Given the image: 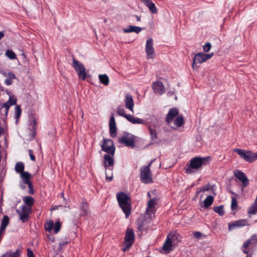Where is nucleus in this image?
<instances>
[{
  "mask_svg": "<svg viewBox=\"0 0 257 257\" xmlns=\"http://www.w3.org/2000/svg\"><path fill=\"white\" fill-rule=\"evenodd\" d=\"M28 257H34L33 251L30 248H27Z\"/></svg>",
  "mask_w": 257,
  "mask_h": 257,
  "instance_id": "09e8293b",
  "label": "nucleus"
},
{
  "mask_svg": "<svg viewBox=\"0 0 257 257\" xmlns=\"http://www.w3.org/2000/svg\"><path fill=\"white\" fill-rule=\"evenodd\" d=\"M146 257H151V256H146Z\"/></svg>",
  "mask_w": 257,
  "mask_h": 257,
  "instance_id": "338daca9",
  "label": "nucleus"
},
{
  "mask_svg": "<svg viewBox=\"0 0 257 257\" xmlns=\"http://www.w3.org/2000/svg\"><path fill=\"white\" fill-rule=\"evenodd\" d=\"M214 198L211 195L208 196L204 200V206L205 208L209 207L213 202Z\"/></svg>",
  "mask_w": 257,
  "mask_h": 257,
  "instance_id": "7c9ffc66",
  "label": "nucleus"
},
{
  "mask_svg": "<svg viewBox=\"0 0 257 257\" xmlns=\"http://www.w3.org/2000/svg\"><path fill=\"white\" fill-rule=\"evenodd\" d=\"M209 190L208 188H205L203 189V191H208Z\"/></svg>",
  "mask_w": 257,
  "mask_h": 257,
  "instance_id": "680f3d73",
  "label": "nucleus"
},
{
  "mask_svg": "<svg viewBox=\"0 0 257 257\" xmlns=\"http://www.w3.org/2000/svg\"><path fill=\"white\" fill-rule=\"evenodd\" d=\"M234 176L241 181L244 187L247 186L249 184V180L245 174L240 170L234 171Z\"/></svg>",
  "mask_w": 257,
  "mask_h": 257,
  "instance_id": "dca6fc26",
  "label": "nucleus"
},
{
  "mask_svg": "<svg viewBox=\"0 0 257 257\" xmlns=\"http://www.w3.org/2000/svg\"><path fill=\"white\" fill-rule=\"evenodd\" d=\"M247 224V221L245 219H240L234 221L231 225L232 226L241 227Z\"/></svg>",
  "mask_w": 257,
  "mask_h": 257,
  "instance_id": "2f4dec72",
  "label": "nucleus"
},
{
  "mask_svg": "<svg viewBox=\"0 0 257 257\" xmlns=\"http://www.w3.org/2000/svg\"><path fill=\"white\" fill-rule=\"evenodd\" d=\"M193 235L196 238H199L202 236V233L199 231H195L194 232Z\"/></svg>",
  "mask_w": 257,
  "mask_h": 257,
  "instance_id": "3c124183",
  "label": "nucleus"
},
{
  "mask_svg": "<svg viewBox=\"0 0 257 257\" xmlns=\"http://www.w3.org/2000/svg\"><path fill=\"white\" fill-rule=\"evenodd\" d=\"M143 228V223H141L138 225V228L140 231H142Z\"/></svg>",
  "mask_w": 257,
  "mask_h": 257,
  "instance_id": "864d4df0",
  "label": "nucleus"
},
{
  "mask_svg": "<svg viewBox=\"0 0 257 257\" xmlns=\"http://www.w3.org/2000/svg\"><path fill=\"white\" fill-rule=\"evenodd\" d=\"M2 74L4 76L7 77L5 80V83L8 86L11 85L13 83V80L16 79L15 73L12 72L9 73L3 72Z\"/></svg>",
  "mask_w": 257,
  "mask_h": 257,
  "instance_id": "412c9836",
  "label": "nucleus"
},
{
  "mask_svg": "<svg viewBox=\"0 0 257 257\" xmlns=\"http://www.w3.org/2000/svg\"><path fill=\"white\" fill-rule=\"evenodd\" d=\"M209 157H195L193 158L190 160V164H187L184 168L185 172L187 174H192L193 173V170H197L201 169L203 165H206Z\"/></svg>",
  "mask_w": 257,
  "mask_h": 257,
  "instance_id": "f03ea898",
  "label": "nucleus"
},
{
  "mask_svg": "<svg viewBox=\"0 0 257 257\" xmlns=\"http://www.w3.org/2000/svg\"><path fill=\"white\" fill-rule=\"evenodd\" d=\"M257 212V206L252 204V205L249 208L248 210V213L249 214H255Z\"/></svg>",
  "mask_w": 257,
  "mask_h": 257,
  "instance_id": "58836bf2",
  "label": "nucleus"
},
{
  "mask_svg": "<svg viewBox=\"0 0 257 257\" xmlns=\"http://www.w3.org/2000/svg\"><path fill=\"white\" fill-rule=\"evenodd\" d=\"M68 242L67 240H66V241H62L59 244V247H62L63 246H65V245H66L68 244Z\"/></svg>",
  "mask_w": 257,
  "mask_h": 257,
  "instance_id": "603ef678",
  "label": "nucleus"
},
{
  "mask_svg": "<svg viewBox=\"0 0 257 257\" xmlns=\"http://www.w3.org/2000/svg\"><path fill=\"white\" fill-rule=\"evenodd\" d=\"M61 224L59 221H57L54 225L53 229L55 233H57L60 230Z\"/></svg>",
  "mask_w": 257,
  "mask_h": 257,
  "instance_id": "ea45409f",
  "label": "nucleus"
},
{
  "mask_svg": "<svg viewBox=\"0 0 257 257\" xmlns=\"http://www.w3.org/2000/svg\"><path fill=\"white\" fill-rule=\"evenodd\" d=\"M4 133V128L3 127L0 126V136Z\"/></svg>",
  "mask_w": 257,
  "mask_h": 257,
  "instance_id": "6e6d98bb",
  "label": "nucleus"
},
{
  "mask_svg": "<svg viewBox=\"0 0 257 257\" xmlns=\"http://www.w3.org/2000/svg\"><path fill=\"white\" fill-rule=\"evenodd\" d=\"M253 204L257 206V196H256V198H255V199Z\"/></svg>",
  "mask_w": 257,
  "mask_h": 257,
  "instance_id": "052dcab7",
  "label": "nucleus"
},
{
  "mask_svg": "<svg viewBox=\"0 0 257 257\" xmlns=\"http://www.w3.org/2000/svg\"><path fill=\"white\" fill-rule=\"evenodd\" d=\"M8 102L11 105H15L17 103V99L16 98H15L14 97L10 96L9 99L8 101Z\"/></svg>",
  "mask_w": 257,
  "mask_h": 257,
  "instance_id": "c03bdc74",
  "label": "nucleus"
},
{
  "mask_svg": "<svg viewBox=\"0 0 257 257\" xmlns=\"http://www.w3.org/2000/svg\"><path fill=\"white\" fill-rule=\"evenodd\" d=\"M5 34L3 32H0V40L4 37Z\"/></svg>",
  "mask_w": 257,
  "mask_h": 257,
  "instance_id": "4d7b16f0",
  "label": "nucleus"
},
{
  "mask_svg": "<svg viewBox=\"0 0 257 257\" xmlns=\"http://www.w3.org/2000/svg\"><path fill=\"white\" fill-rule=\"evenodd\" d=\"M33 122H34V124H36V122H36V120H35V119H34V120H33Z\"/></svg>",
  "mask_w": 257,
  "mask_h": 257,
  "instance_id": "e2e57ef3",
  "label": "nucleus"
},
{
  "mask_svg": "<svg viewBox=\"0 0 257 257\" xmlns=\"http://www.w3.org/2000/svg\"><path fill=\"white\" fill-rule=\"evenodd\" d=\"M150 134L151 136V139L153 143H156V140L158 138L157 133L155 128L150 126L149 128Z\"/></svg>",
  "mask_w": 257,
  "mask_h": 257,
  "instance_id": "c85d7f7f",
  "label": "nucleus"
},
{
  "mask_svg": "<svg viewBox=\"0 0 257 257\" xmlns=\"http://www.w3.org/2000/svg\"><path fill=\"white\" fill-rule=\"evenodd\" d=\"M135 241V233L132 228H127L124 236V245L125 247L123 249V251L129 249Z\"/></svg>",
  "mask_w": 257,
  "mask_h": 257,
  "instance_id": "6e6552de",
  "label": "nucleus"
},
{
  "mask_svg": "<svg viewBox=\"0 0 257 257\" xmlns=\"http://www.w3.org/2000/svg\"><path fill=\"white\" fill-rule=\"evenodd\" d=\"M211 48V45L210 43H206L205 45L203 46V50L205 52H208L210 51Z\"/></svg>",
  "mask_w": 257,
  "mask_h": 257,
  "instance_id": "37998d69",
  "label": "nucleus"
},
{
  "mask_svg": "<svg viewBox=\"0 0 257 257\" xmlns=\"http://www.w3.org/2000/svg\"><path fill=\"white\" fill-rule=\"evenodd\" d=\"M153 161H152L146 166H143L140 170V179L144 184H150L153 182L152 174L150 170Z\"/></svg>",
  "mask_w": 257,
  "mask_h": 257,
  "instance_id": "7ed1b4c3",
  "label": "nucleus"
},
{
  "mask_svg": "<svg viewBox=\"0 0 257 257\" xmlns=\"http://www.w3.org/2000/svg\"><path fill=\"white\" fill-rule=\"evenodd\" d=\"M29 155L30 156V159L33 161H36V157L35 155H34V152L32 150H28Z\"/></svg>",
  "mask_w": 257,
  "mask_h": 257,
  "instance_id": "a18cd8bd",
  "label": "nucleus"
},
{
  "mask_svg": "<svg viewBox=\"0 0 257 257\" xmlns=\"http://www.w3.org/2000/svg\"><path fill=\"white\" fill-rule=\"evenodd\" d=\"M25 179H23V182L25 184L28 185L29 188V193L30 194H34V190L32 183L30 181V179L31 177H25Z\"/></svg>",
  "mask_w": 257,
  "mask_h": 257,
  "instance_id": "bb28decb",
  "label": "nucleus"
},
{
  "mask_svg": "<svg viewBox=\"0 0 257 257\" xmlns=\"http://www.w3.org/2000/svg\"><path fill=\"white\" fill-rule=\"evenodd\" d=\"M184 123V119L182 116H178L175 119L174 124L177 127L181 126Z\"/></svg>",
  "mask_w": 257,
  "mask_h": 257,
  "instance_id": "72a5a7b5",
  "label": "nucleus"
},
{
  "mask_svg": "<svg viewBox=\"0 0 257 257\" xmlns=\"http://www.w3.org/2000/svg\"><path fill=\"white\" fill-rule=\"evenodd\" d=\"M145 5L149 8V10L153 14L157 13V9L154 3L150 0H141Z\"/></svg>",
  "mask_w": 257,
  "mask_h": 257,
  "instance_id": "5701e85b",
  "label": "nucleus"
},
{
  "mask_svg": "<svg viewBox=\"0 0 257 257\" xmlns=\"http://www.w3.org/2000/svg\"><path fill=\"white\" fill-rule=\"evenodd\" d=\"M176 236L174 234H169L167 235L163 246L162 249L167 253L172 250V242L175 240Z\"/></svg>",
  "mask_w": 257,
  "mask_h": 257,
  "instance_id": "9d476101",
  "label": "nucleus"
},
{
  "mask_svg": "<svg viewBox=\"0 0 257 257\" xmlns=\"http://www.w3.org/2000/svg\"><path fill=\"white\" fill-rule=\"evenodd\" d=\"M145 51L148 59L154 58L155 51L153 47V40L152 38H149L147 40Z\"/></svg>",
  "mask_w": 257,
  "mask_h": 257,
  "instance_id": "f8f14e48",
  "label": "nucleus"
},
{
  "mask_svg": "<svg viewBox=\"0 0 257 257\" xmlns=\"http://www.w3.org/2000/svg\"><path fill=\"white\" fill-rule=\"evenodd\" d=\"M124 102L125 107L129 109L131 111L133 112L134 103L133 97L130 94L127 93L126 94L124 99Z\"/></svg>",
  "mask_w": 257,
  "mask_h": 257,
  "instance_id": "aec40b11",
  "label": "nucleus"
},
{
  "mask_svg": "<svg viewBox=\"0 0 257 257\" xmlns=\"http://www.w3.org/2000/svg\"><path fill=\"white\" fill-rule=\"evenodd\" d=\"M144 28L137 27L136 26L130 25L127 28H124L123 31L124 33H129L132 32H135L137 34L139 33Z\"/></svg>",
  "mask_w": 257,
  "mask_h": 257,
  "instance_id": "4be33fe9",
  "label": "nucleus"
},
{
  "mask_svg": "<svg viewBox=\"0 0 257 257\" xmlns=\"http://www.w3.org/2000/svg\"><path fill=\"white\" fill-rule=\"evenodd\" d=\"M148 196L150 197V192L148 193Z\"/></svg>",
  "mask_w": 257,
  "mask_h": 257,
  "instance_id": "69168bd1",
  "label": "nucleus"
},
{
  "mask_svg": "<svg viewBox=\"0 0 257 257\" xmlns=\"http://www.w3.org/2000/svg\"><path fill=\"white\" fill-rule=\"evenodd\" d=\"M61 207V205H58V206H53L52 207V210H58L59 207Z\"/></svg>",
  "mask_w": 257,
  "mask_h": 257,
  "instance_id": "5fc2aeb1",
  "label": "nucleus"
},
{
  "mask_svg": "<svg viewBox=\"0 0 257 257\" xmlns=\"http://www.w3.org/2000/svg\"><path fill=\"white\" fill-rule=\"evenodd\" d=\"M251 244V240L250 239H248L246 241H245L243 245H242V247L244 248V249H246L247 248H248V247L249 246V245Z\"/></svg>",
  "mask_w": 257,
  "mask_h": 257,
  "instance_id": "49530a36",
  "label": "nucleus"
},
{
  "mask_svg": "<svg viewBox=\"0 0 257 257\" xmlns=\"http://www.w3.org/2000/svg\"><path fill=\"white\" fill-rule=\"evenodd\" d=\"M237 207V202L235 197L232 198L231 207L232 210H235Z\"/></svg>",
  "mask_w": 257,
  "mask_h": 257,
  "instance_id": "79ce46f5",
  "label": "nucleus"
},
{
  "mask_svg": "<svg viewBox=\"0 0 257 257\" xmlns=\"http://www.w3.org/2000/svg\"><path fill=\"white\" fill-rule=\"evenodd\" d=\"M11 106V105H10V104L9 103H8V101L6 102V103H4L3 104L1 109H2L3 108H5V114L6 115V116H7L9 108Z\"/></svg>",
  "mask_w": 257,
  "mask_h": 257,
  "instance_id": "a19ab883",
  "label": "nucleus"
},
{
  "mask_svg": "<svg viewBox=\"0 0 257 257\" xmlns=\"http://www.w3.org/2000/svg\"><path fill=\"white\" fill-rule=\"evenodd\" d=\"M116 198L120 207L125 214V217L128 218L132 211L131 199L126 193L122 192L117 194Z\"/></svg>",
  "mask_w": 257,
  "mask_h": 257,
  "instance_id": "f257e3e1",
  "label": "nucleus"
},
{
  "mask_svg": "<svg viewBox=\"0 0 257 257\" xmlns=\"http://www.w3.org/2000/svg\"><path fill=\"white\" fill-rule=\"evenodd\" d=\"M23 200L27 205L26 206L31 207L32 209V206L34 204V199L32 197L30 196H25L23 198Z\"/></svg>",
  "mask_w": 257,
  "mask_h": 257,
  "instance_id": "cd10ccee",
  "label": "nucleus"
},
{
  "mask_svg": "<svg viewBox=\"0 0 257 257\" xmlns=\"http://www.w3.org/2000/svg\"><path fill=\"white\" fill-rule=\"evenodd\" d=\"M136 137L132 134L125 132L123 136L118 139V142L121 144H124L125 146L134 148L135 146Z\"/></svg>",
  "mask_w": 257,
  "mask_h": 257,
  "instance_id": "423d86ee",
  "label": "nucleus"
},
{
  "mask_svg": "<svg viewBox=\"0 0 257 257\" xmlns=\"http://www.w3.org/2000/svg\"><path fill=\"white\" fill-rule=\"evenodd\" d=\"M100 82L105 86H107L109 82V79L106 74H99L98 76Z\"/></svg>",
  "mask_w": 257,
  "mask_h": 257,
  "instance_id": "c756f323",
  "label": "nucleus"
},
{
  "mask_svg": "<svg viewBox=\"0 0 257 257\" xmlns=\"http://www.w3.org/2000/svg\"><path fill=\"white\" fill-rule=\"evenodd\" d=\"M234 152H236L240 158L247 162L251 163L257 160V153H254L250 151H246L240 149H234Z\"/></svg>",
  "mask_w": 257,
  "mask_h": 257,
  "instance_id": "20e7f679",
  "label": "nucleus"
},
{
  "mask_svg": "<svg viewBox=\"0 0 257 257\" xmlns=\"http://www.w3.org/2000/svg\"><path fill=\"white\" fill-rule=\"evenodd\" d=\"M246 257H252V256H251V255L250 254V255H247V256Z\"/></svg>",
  "mask_w": 257,
  "mask_h": 257,
  "instance_id": "0e129e2a",
  "label": "nucleus"
},
{
  "mask_svg": "<svg viewBox=\"0 0 257 257\" xmlns=\"http://www.w3.org/2000/svg\"><path fill=\"white\" fill-rule=\"evenodd\" d=\"M72 65L77 73L78 77L81 80H84L86 78V72L84 65L73 57Z\"/></svg>",
  "mask_w": 257,
  "mask_h": 257,
  "instance_id": "0eeeda50",
  "label": "nucleus"
},
{
  "mask_svg": "<svg viewBox=\"0 0 257 257\" xmlns=\"http://www.w3.org/2000/svg\"><path fill=\"white\" fill-rule=\"evenodd\" d=\"M22 114V109L21 106L17 105L15 107V118L16 119V122L17 123Z\"/></svg>",
  "mask_w": 257,
  "mask_h": 257,
  "instance_id": "473e14b6",
  "label": "nucleus"
},
{
  "mask_svg": "<svg viewBox=\"0 0 257 257\" xmlns=\"http://www.w3.org/2000/svg\"><path fill=\"white\" fill-rule=\"evenodd\" d=\"M54 227V222L52 220H49L46 222L44 224V227L46 230L51 231Z\"/></svg>",
  "mask_w": 257,
  "mask_h": 257,
  "instance_id": "f704fd0d",
  "label": "nucleus"
},
{
  "mask_svg": "<svg viewBox=\"0 0 257 257\" xmlns=\"http://www.w3.org/2000/svg\"><path fill=\"white\" fill-rule=\"evenodd\" d=\"M213 210L218 213L220 216H222L224 214L223 205L217 206L213 207Z\"/></svg>",
  "mask_w": 257,
  "mask_h": 257,
  "instance_id": "c9c22d12",
  "label": "nucleus"
},
{
  "mask_svg": "<svg viewBox=\"0 0 257 257\" xmlns=\"http://www.w3.org/2000/svg\"><path fill=\"white\" fill-rule=\"evenodd\" d=\"M80 207L82 212L81 215H87L88 213L89 205L87 201L84 199H82Z\"/></svg>",
  "mask_w": 257,
  "mask_h": 257,
  "instance_id": "393cba45",
  "label": "nucleus"
},
{
  "mask_svg": "<svg viewBox=\"0 0 257 257\" xmlns=\"http://www.w3.org/2000/svg\"><path fill=\"white\" fill-rule=\"evenodd\" d=\"M152 88L155 93L162 95L165 92V87L162 82L157 81L152 84Z\"/></svg>",
  "mask_w": 257,
  "mask_h": 257,
  "instance_id": "2eb2a0df",
  "label": "nucleus"
},
{
  "mask_svg": "<svg viewBox=\"0 0 257 257\" xmlns=\"http://www.w3.org/2000/svg\"><path fill=\"white\" fill-rule=\"evenodd\" d=\"M242 252H243L244 253H245V254H247V255H248V250H247L246 249H243V250H242Z\"/></svg>",
  "mask_w": 257,
  "mask_h": 257,
  "instance_id": "13d9d810",
  "label": "nucleus"
},
{
  "mask_svg": "<svg viewBox=\"0 0 257 257\" xmlns=\"http://www.w3.org/2000/svg\"><path fill=\"white\" fill-rule=\"evenodd\" d=\"M178 114L179 111L177 108L174 107L170 109L166 118V121L167 124H170Z\"/></svg>",
  "mask_w": 257,
  "mask_h": 257,
  "instance_id": "6ab92c4d",
  "label": "nucleus"
},
{
  "mask_svg": "<svg viewBox=\"0 0 257 257\" xmlns=\"http://www.w3.org/2000/svg\"><path fill=\"white\" fill-rule=\"evenodd\" d=\"M212 54H205L203 53H198L196 54L193 59L192 63V67L193 69H195L199 67L198 64H201L210 59L213 56Z\"/></svg>",
  "mask_w": 257,
  "mask_h": 257,
  "instance_id": "39448f33",
  "label": "nucleus"
},
{
  "mask_svg": "<svg viewBox=\"0 0 257 257\" xmlns=\"http://www.w3.org/2000/svg\"><path fill=\"white\" fill-rule=\"evenodd\" d=\"M105 175H106V180H107L108 181H111L112 180V179H113V175H112V172L111 173L110 176H108L107 173H105Z\"/></svg>",
  "mask_w": 257,
  "mask_h": 257,
  "instance_id": "8fccbe9b",
  "label": "nucleus"
},
{
  "mask_svg": "<svg viewBox=\"0 0 257 257\" xmlns=\"http://www.w3.org/2000/svg\"><path fill=\"white\" fill-rule=\"evenodd\" d=\"M251 240V242L252 243H256L257 242V235L255 234H253L251 236V238L250 239Z\"/></svg>",
  "mask_w": 257,
  "mask_h": 257,
  "instance_id": "de8ad7c7",
  "label": "nucleus"
},
{
  "mask_svg": "<svg viewBox=\"0 0 257 257\" xmlns=\"http://www.w3.org/2000/svg\"><path fill=\"white\" fill-rule=\"evenodd\" d=\"M102 150L113 156L115 152V147L112 140L107 139L103 140V143L101 145Z\"/></svg>",
  "mask_w": 257,
  "mask_h": 257,
  "instance_id": "1a4fd4ad",
  "label": "nucleus"
},
{
  "mask_svg": "<svg viewBox=\"0 0 257 257\" xmlns=\"http://www.w3.org/2000/svg\"><path fill=\"white\" fill-rule=\"evenodd\" d=\"M157 198H153L148 201L146 211V213L147 215H151L156 212V209L155 206L157 205Z\"/></svg>",
  "mask_w": 257,
  "mask_h": 257,
  "instance_id": "4468645a",
  "label": "nucleus"
},
{
  "mask_svg": "<svg viewBox=\"0 0 257 257\" xmlns=\"http://www.w3.org/2000/svg\"><path fill=\"white\" fill-rule=\"evenodd\" d=\"M15 171L16 172L20 174L21 177L23 179H25V176L27 177H31V175L28 172H25V165L22 162L16 163L15 165Z\"/></svg>",
  "mask_w": 257,
  "mask_h": 257,
  "instance_id": "ddd939ff",
  "label": "nucleus"
},
{
  "mask_svg": "<svg viewBox=\"0 0 257 257\" xmlns=\"http://www.w3.org/2000/svg\"><path fill=\"white\" fill-rule=\"evenodd\" d=\"M6 55L11 60H14L17 58L15 53L12 50H7L6 52Z\"/></svg>",
  "mask_w": 257,
  "mask_h": 257,
  "instance_id": "e433bc0d",
  "label": "nucleus"
},
{
  "mask_svg": "<svg viewBox=\"0 0 257 257\" xmlns=\"http://www.w3.org/2000/svg\"><path fill=\"white\" fill-rule=\"evenodd\" d=\"M109 133L112 138H115L117 135V129L114 117L113 114L111 115L109 123Z\"/></svg>",
  "mask_w": 257,
  "mask_h": 257,
  "instance_id": "f3484780",
  "label": "nucleus"
},
{
  "mask_svg": "<svg viewBox=\"0 0 257 257\" xmlns=\"http://www.w3.org/2000/svg\"><path fill=\"white\" fill-rule=\"evenodd\" d=\"M117 112L118 115L125 117L126 119H127V116L130 115V114H125L124 112V109L121 107H118L117 110Z\"/></svg>",
  "mask_w": 257,
  "mask_h": 257,
  "instance_id": "4c0bfd02",
  "label": "nucleus"
},
{
  "mask_svg": "<svg viewBox=\"0 0 257 257\" xmlns=\"http://www.w3.org/2000/svg\"><path fill=\"white\" fill-rule=\"evenodd\" d=\"M104 167L106 169L107 168L110 171H112L114 166V159L113 157L108 154L104 156Z\"/></svg>",
  "mask_w": 257,
  "mask_h": 257,
  "instance_id": "a211bd4d",
  "label": "nucleus"
},
{
  "mask_svg": "<svg viewBox=\"0 0 257 257\" xmlns=\"http://www.w3.org/2000/svg\"><path fill=\"white\" fill-rule=\"evenodd\" d=\"M136 18H137V21H141V17L138 16H135Z\"/></svg>",
  "mask_w": 257,
  "mask_h": 257,
  "instance_id": "bf43d9fd",
  "label": "nucleus"
},
{
  "mask_svg": "<svg viewBox=\"0 0 257 257\" xmlns=\"http://www.w3.org/2000/svg\"><path fill=\"white\" fill-rule=\"evenodd\" d=\"M17 212L20 215V219L23 222L28 221L29 215L32 212L31 207H28L25 205H23L22 208V211L18 209L16 210Z\"/></svg>",
  "mask_w": 257,
  "mask_h": 257,
  "instance_id": "9b49d317",
  "label": "nucleus"
},
{
  "mask_svg": "<svg viewBox=\"0 0 257 257\" xmlns=\"http://www.w3.org/2000/svg\"><path fill=\"white\" fill-rule=\"evenodd\" d=\"M127 116V120L133 124H144L145 123L144 120L138 117L135 118L132 115L130 114L129 116Z\"/></svg>",
  "mask_w": 257,
  "mask_h": 257,
  "instance_id": "a878e982",
  "label": "nucleus"
},
{
  "mask_svg": "<svg viewBox=\"0 0 257 257\" xmlns=\"http://www.w3.org/2000/svg\"><path fill=\"white\" fill-rule=\"evenodd\" d=\"M20 250L18 249L15 251L12 250H9L0 256V257H20Z\"/></svg>",
  "mask_w": 257,
  "mask_h": 257,
  "instance_id": "b1692460",
  "label": "nucleus"
}]
</instances>
